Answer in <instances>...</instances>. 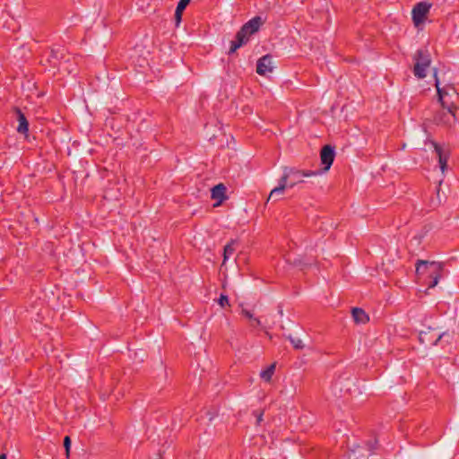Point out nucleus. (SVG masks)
Listing matches in <instances>:
<instances>
[{
  "label": "nucleus",
  "mask_w": 459,
  "mask_h": 459,
  "mask_svg": "<svg viewBox=\"0 0 459 459\" xmlns=\"http://www.w3.org/2000/svg\"><path fill=\"white\" fill-rule=\"evenodd\" d=\"M258 421H261L262 420V414L259 415L258 419H257Z\"/></svg>",
  "instance_id": "nucleus-25"
},
{
  "label": "nucleus",
  "mask_w": 459,
  "mask_h": 459,
  "mask_svg": "<svg viewBox=\"0 0 459 459\" xmlns=\"http://www.w3.org/2000/svg\"><path fill=\"white\" fill-rule=\"evenodd\" d=\"M262 24L263 21L259 16L254 17L245 23L237 33L236 39L231 41L230 53H234L242 45L247 43L249 36L258 31Z\"/></svg>",
  "instance_id": "nucleus-3"
},
{
  "label": "nucleus",
  "mask_w": 459,
  "mask_h": 459,
  "mask_svg": "<svg viewBox=\"0 0 459 459\" xmlns=\"http://www.w3.org/2000/svg\"><path fill=\"white\" fill-rule=\"evenodd\" d=\"M15 112L17 114V119L19 122L17 132L27 136L29 133V122L20 108H15Z\"/></svg>",
  "instance_id": "nucleus-12"
},
{
  "label": "nucleus",
  "mask_w": 459,
  "mask_h": 459,
  "mask_svg": "<svg viewBox=\"0 0 459 459\" xmlns=\"http://www.w3.org/2000/svg\"><path fill=\"white\" fill-rule=\"evenodd\" d=\"M446 333H439L436 329L429 327L427 331H421L420 333V342L426 346L437 345V342L440 341Z\"/></svg>",
  "instance_id": "nucleus-7"
},
{
  "label": "nucleus",
  "mask_w": 459,
  "mask_h": 459,
  "mask_svg": "<svg viewBox=\"0 0 459 459\" xmlns=\"http://www.w3.org/2000/svg\"><path fill=\"white\" fill-rule=\"evenodd\" d=\"M286 188H288V183H285V179H282V178L281 177L279 180V186L274 187L271 191L267 201H269L273 196L276 195H282Z\"/></svg>",
  "instance_id": "nucleus-16"
},
{
  "label": "nucleus",
  "mask_w": 459,
  "mask_h": 459,
  "mask_svg": "<svg viewBox=\"0 0 459 459\" xmlns=\"http://www.w3.org/2000/svg\"><path fill=\"white\" fill-rule=\"evenodd\" d=\"M64 446L65 448L66 457H69L71 439L68 436L65 437V438H64Z\"/></svg>",
  "instance_id": "nucleus-21"
},
{
  "label": "nucleus",
  "mask_w": 459,
  "mask_h": 459,
  "mask_svg": "<svg viewBox=\"0 0 459 459\" xmlns=\"http://www.w3.org/2000/svg\"><path fill=\"white\" fill-rule=\"evenodd\" d=\"M288 339L295 349H297V350L304 349L305 345L300 338L289 335Z\"/></svg>",
  "instance_id": "nucleus-19"
},
{
  "label": "nucleus",
  "mask_w": 459,
  "mask_h": 459,
  "mask_svg": "<svg viewBox=\"0 0 459 459\" xmlns=\"http://www.w3.org/2000/svg\"><path fill=\"white\" fill-rule=\"evenodd\" d=\"M432 146L434 147V150L437 153V156L438 158V164L439 169L441 172L444 174L447 169V161L449 159V152L444 150L440 145H438L437 143H432Z\"/></svg>",
  "instance_id": "nucleus-10"
},
{
  "label": "nucleus",
  "mask_w": 459,
  "mask_h": 459,
  "mask_svg": "<svg viewBox=\"0 0 459 459\" xmlns=\"http://www.w3.org/2000/svg\"><path fill=\"white\" fill-rule=\"evenodd\" d=\"M431 6L430 3L420 2L412 8L411 16L415 27L419 28L425 22Z\"/></svg>",
  "instance_id": "nucleus-6"
},
{
  "label": "nucleus",
  "mask_w": 459,
  "mask_h": 459,
  "mask_svg": "<svg viewBox=\"0 0 459 459\" xmlns=\"http://www.w3.org/2000/svg\"><path fill=\"white\" fill-rule=\"evenodd\" d=\"M443 266L438 262H429L419 260L416 264V274L420 279L429 278L431 281L429 283V288H434L437 285L442 276Z\"/></svg>",
  "instance_id": "nucleus-2"
},
{
  "label": "nucleus",
  "mask_w": 459,
  "mask_h": 459,
  "mask_svg": "<svg viewBox=\"0 0 459 459\" xmlns=\"http://www.w3.org/2000/svg\"><path fill=\"white\" fill-rule=\"evenodd\" d=\"M217 302L221 307H225L230 306V300L226 294H221Z\"/></svg>",
  "instance_id": "nucleus-20"
},
{
  "label": "nucleus",
  "mask_w": 459,
  "mask_h": 459,
  "mask_svg": "<svg viewBox=\"0 0 459 459\" xmlns=\"http://www.w3.org/2000/svg\"><path fill=\"white\" fill-rule=\"evenodd\" d=\"M430 65V57L427 52L419 50L415 56L414 74L419 79L426 77L427 70Z\"/></svg>",
  "instance_id": "nucleus-5"
},
{
  "label": "nucleus",
  "mask_w": 459,
  "mask_h": 459,
  "mask_svg": "<svg viewBox=\"0 0 459 459\" xmlns=\"http://www.w3.org/2000/svg\"><path fill=\"white\" fill-rule=\"evenodd\" d=\"M435 85L437 88L438 100L444 109H446L447 119L438 118V120L444 123L447 126H451L455 124L456 117L455 109L456 108L455 100L457 99V92L454 86L450 83L442 84L437 74L435 73Z\"/></svg>",
  "instance_id": "nucleus-1"
},
{
  "label": "nucleus",
  "mask_w": 459,
  "mask_h": 459,
  "mask_svg": "<svg viewBox=\"0 0 459 459\" xmlns=\"http://www.w3.org/2000/svg\"><path fill=\"white\" fill-rule=\"evenodd\" d=\"M279 314H280V316H283V311L281 309V310L279 311Z\"/></svg>",
  "instance_id": "nucleus-24"
},
{
  "label": "nucleus",
  "mask_w": 459,
  "mask_h": 459,
  "mask_svg": "<svg viewBox=\"0 0 459 459\" xmlns=\"http://www.w3.org/2000/svg\"><path fill=\"white\" fill-rule=\"evenodd\" d=\"M335 152L333 147L330 145H325L322 148L320 152V160L324 168L321 171H319L320 175L322 173L327 172L330 169L333 162Z\"/></svg>",
  "instance_id": "nucleus-8"
},
{
  "label": "nucleus",
  "mask_w": 459,
  "mask_h": 459,
  "mask_svg": "<svg viewBox=\"0 0 459 459\" xmlns=\"http://www.w3.org/2000/svg\"><path fill=\"white\" fill-rule=\"evenodd\" d=\"M438 118H442L443 120L444 119H447V116H446V109H444L443 108V111L441 113H439L438 115H437V117H435V121L437 123V124H441V125H444L446 126L444 123L440 122L438 120Z\"/></svg>",
  "instance_id": "nucleus-22"
},
{
  "label": "nucleus",
  "mask_w": 459,
  "mask_h": 459,
  "mask_svg": "<svg viewBox=\"0 0 459 459\" xmlns=\"http://www.w3.org/2000/svg\"><path fill=\"white\" fill-rule=\"evenodd\" d=\"M0 459H6V455L5 454L0 455Z\"/></svg>",
  "instance_id": "nucleus-23"
},
{
  "label": "nucleus",
  "mask_w": 459,
  "mask_h": 459,
  "mask_svg": "<svg viewBox=\"0 0 459 459\" xmlns=\"http://www.w3.org/2000/svg\"><path fill=\"white\" fill-rule=\"evenodd\" d=\"M274 68L273 57L270 55H265L258 59L256 65V73L259 75L265 76L273 73Z\"/></svg>",
  "instance_id": "nucleus-9"
},
{
  "label": "nucleus",
  "mask_w": 459,
  "mask_h": 459,
  "mask_svg": "<svg viewBox=\"0 0 459 459\" xmlns=\"http://www.w3.org/2000/svg\"><path fill=\"white\" fill-rule=\"evenodd\" d=\"M276 368L275 363H272L268 367H266L264 369L261 370L259 376L261 379L266 383H269L272 380V377L274 374Z\"/></svg>",
  "instance_id": "nucleus-14"
},
{
  "label": "nucleus",
  "mask_w": 459,
  "mask_h": 459,
  "mask_svg": "<svg viewBox=\"0 0 459 459\" xmlns=\"http://www.w3.org/2000/svg\"><path fill=\"white\" fill-rule=\"evenodd\" d=\"M211 197L216 200L214 207L220 206L227 199L226 186L221 183L214 186L211 190Z\"/></svg>",
  "instance_id": "nucleus-11"
},
{
  "label": "nucleus",
  "mask_w": 459,
  "mask_h": 459,
  "mask_svg": "<svg viewBox=\"0 0 459 459\" xmlns=\"http://www.w3.org/2000/svg\"><path fill=\"white\" fill-rule=\"evenodd\" d=\"M235 244H236V240H231L230 243H228L225 247H224V250H223V262H222V264H224L227 260L233 255V253L235 252Z\"/></svg>",
  "instance_id": "nucleus-18"
},
{
  "label": "nucleus",
  "mask_w": 459,
  "mask_h": 459,
  "mask_svg": "<svg viewBox=\"0 0 459 459\" xmlns=\"http://www.w3.org/2000/svg\"><path fill=\"white\" fill-rule=\"evenodd\" d=\"M320 175L317 170H300L295 168L286 167L283 169L282 179H285V183H288V187L292 188L297 184L302 183L304 178L316 177Z\"/></svg>",
  "instance_id": "nucleus-4"
},
{
  "label": "nucleus",
  "mask_w": 459,
  "mask_h": 459,
  "mask_svg": "<svg viewBox=\"0 0 459 459\" xmlns=\"http://www.w3.org/2000/svg\"><path fill=\"white\" fill-rule=\"evenodd\" d=\"M241 314L249 320L250 325L257 327L261 325V321L258 317L255 316L254 313L247 308L242 307Z\"/></svg>",
  "instance_id": "nucleus-15"
},
{
  "label": "nucleus",
  "mask_w": 459,
  "mask_h": 459,
  "mask_svg": "<svg viewBox=\"0 0 459 459\" xmlns=\"http://www.w3.org/2000/svg\"><path fill=\"white\" fill-rule=\"evenodd\" d=\"M189 2H190V0H180L178 2L177 8H176V12H175L177 26L180 23L182 12L186 7V5L189 4Z\"/></svg>",
  "instance_id": "nucleus-17"
},
{
  "label": "nucleus",
  "mask_w": 459,
  "mask_h": 459,
  "mask_svg": "<svg viewBox=\"0 0 459 459\" xmlns=\"http://www.w3.org/2000/svg\"><path fill=\"white\" fill-rule=\"evenodd\" d=\"M352 316L356 323L365 324L369 320L368 314L359 307H354L352 309Z\"/></svg>",
  "instance_id": "nucleus-13"
}]
</instances>
